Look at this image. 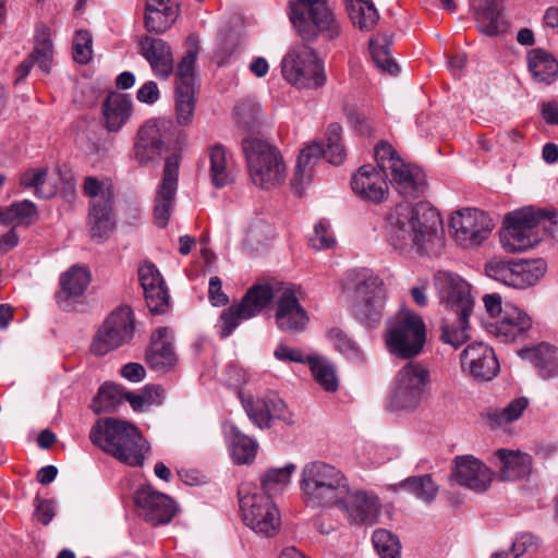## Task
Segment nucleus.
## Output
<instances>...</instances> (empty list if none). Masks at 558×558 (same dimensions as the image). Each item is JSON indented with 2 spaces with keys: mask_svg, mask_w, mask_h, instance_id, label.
Listing matches in <instances>:
<instances>
[{
  "mask_svg": "<svg viewBox=\"0 0 558 558\" xmlns=\"http://www.w3.org/2000/svg\"><path fill=\"white\" fill-rule=\"evenodd\" d=\"M240 397L248 418L259 428L267 427V415L265 414L266 409L260 404L266 403L265 396L254 399L252 397L246 398L241 393Z\"/></svg>",
  "mask_w": 558,
  "mask_h": 558,
  "instance_id": "nucleus-58",
  "label": "nucleus"
},
{
  "mask_svg": "<svg viewBox=\"0 0 558 558\" xmlns=\"http://www.w3.org/2000/svg\"><path fill=\"white\" fill-rule=\"evenodd\" d=\"M92 35L87 31H77L73 40V58L78 63H87L92 58Z\"/></svg>",
  "mask_w": 558,
  "mask_h": 558,
  "instance_id": "nucleus-59",
  "label": "nucleus"
},
{
  "mask_svg": "<svg viewBox=\"0 0 558 558\" xmlns=\"http://www.w3.org/2000/svg\"><path fill=\"white\" fill-rule=\"evenodd\" d=\"M335 506L353 523H372L378 514L379 499L374 493L348 487Z\"/></svg>",
  "mask_w": 558,
  "mask_h": 558,
  "instance_id": "nucleus-24",
  "label": "nucleus"
},
{
  "mask_svg": "<svg viewBox=\"0 0 558 558\" xmlns=\"http://www.w3.org/2000/svg\"><path fill=\"white\" fill-rule=\"evenodd\" d=\"M270 404L272 409L271 421L280 420L286 424L294 423L293 414L288 410L287 404L281 398L275 393H270Z\"/></svg>",
  "mask_w": 558,
  "mask_h": 558,
  "instance_id": "nucleus-63",
  "label": "nucleus"
},
{
  "mask_svg": "<svg viewBox=\"0 0 558 558\" xmlns=\"http://www.w3.org/2000/svg\"><path fill=\"white\" fill-rule=\"evenodd\" d=\"M89 438L93 445L131 468H142L150 450L149 442L135 425L117 418L97 421Z\"/></svg>",
  "mask_w": 558,
  "mask_h": 558,
  "instance_id": "nucleus-2",
  "label": "nucleus"
},
{
  "mask_svg": "<svg viewBox=\"0 0 558 558\" xmlns=\"http://www.w3.org/2000/svg\"><path fill=\"white\" fill-rule=\"evenodd\" d=\"M134 332V319L129 307L112 312L96 332L90 351L98 356L128 343Z\"/></svg>",
  "mask_w": 558,
  "mask_h": 558,
  "instance_id": "nucleus-16",
  "label": "nucleus"
},
{
  "mask_svg": "<svg viewBox=\"0 0 558 558\" xmlns=\"http://www.w3.org/2000/svg\"><path fill=\"white\" fill-rule=\"evenodd\" d=\"M555 211L535 210L532 207L510 213L506 218V227L500 231V243L509 253L524 252L535 246L541 236L537 227L543 220H551Z\"/></svg>",
  "mask_w": 558,
  "mask_h": 558,
  "instance_id": "nucleus-11",
  "label": "nucleus"
},
{
  "mask_svg": "<svg viewBox=\"0 0 558 558\" xmlns=\"http://www.w3.org/2000/svg\"><path fill=\"white\" fill-rule=\"evenodd\" d=\"M527 65L536 83L549 85L558 76L557 60L543 49H533L527 53Z\"/></svg>",
  "mask_w": 558,
  "mask_h": 558,
  "instance_id": "nucleus-38",
  "label": "nucleus"
},
{
  "mask_svg": "<svg viewBox=\"0 0 558 558\" xmlns=\"http://www.w3.org/2000/svg\"><path fill=\"white\" fill-rule=\"evenodd\" d=\"M126 390L116 384H104L93 400L92 408L95 413L111 412L124 402Z\"/></svg>",
  "mask_w": 558,
  "mask_h": 558,
  "instance_id": "nucleus-49",
  "label": "nucleus"
},
{
  "mask_svg": "<svg viewBox=\"0 0 558 558\" xmlns=\"http://www.w3.org/2000/svg\"><path fill=\"white\" fill-rule=\"evenodd\" d=\"M209 173L213 184L225 187L233 182L232 159L225 146L214 144L208 147Z\"/></svg>",
  "mask_w": 558,
  "mask_h": 558,
  "instance_id": "nucleus-36",
  "label": "nucleus"
},
{
  "mask_svg": "<svg viewBox=\"0 0 558 558\" xmlns=\"http://www.w3.org/2000/svg\"><path fill=\"white\" fill-rule=\"evenodd\" d=\"M296 466L288 463L281 468H270L260 477V485L265 496H271L284 489L289 483L291 475L295 472Z\"/></svg>",
  "mask_w": 558,
  "mask_h": 558,
  "instance_id": "nucleus-48",
  "label": "nucleus"
},
{
  "mask_svg": "<svg viewBox=\"0 0 558 558\" xmlns=\"http://www.w3.org/2000/svg\"><path fill=\"white\" fill-rule=\"evenodd\" d=\"M533 320L517 305L505 304L502 315L487 325V331L504 343L523 341L529 337Z\"/></svg>",
  "mask_w": 558,
  "mask_h": 558,
  "instance_id": "nucleus-18",
  "label": "nucleus"
},
{
  "mask_svg": "<svg viewBox=\"0 0 558 558\" xmlns=\"http://www.w3.org/2000/svg\"><path fill=\"white\" fill-rule=\"evenodd\" d=\"M520 356L532 363L543 379L558 376V348L555 345L541 343L533 348L522 349Z\"/></svg>",
  "mask_w": 558,
  "mask_h": 558,
  "instance_id": "nucleus-32",
  "label": "nucleus"
},
{
  "mask_svg": "<svg viewBox=\"0 0 558 558\" xmlns=\"http://www.w3.org/2000/svg\"><path fill=\"white\" fill-rule=\"evenodd\" d=\"M495 454L499 459V471L502 480L515 481L530 474L532 458L527 453L499 449Z\"/></svg>",
  "mask_w": 558,
  "mask_h": 558,
  "instance_id": "nucleus-37",
  "label": "nucleus"
},
{
  "mask_svg": "<svg viewBox=\"0 0 558 558\" xmlns=\"http://www.w3.org/2000/svg\"><path fill=\"white\" fill-rule=\"evenodd\" d=\"M391 39L387 35H377L369 41V50L375 65L390 75L399 72V65L391 58L389 47Z\"/></svg>",
  "mask_w": 558,
  "mask_h": 558,
  "instance_id": "nucleus-47",
  "label": "nucleus"
},
{
  "mask_svg": "<svg viewBox=\"0 0 558 558\" xmlns=\"http://www.w3.org/2000/svg\"><path fill=\"white\" fill-rule=\"evenodd\" d=\"M90 281V275L84 267L74 265L60 278L61 290L57 293L59 303L83 294Z\"/></svg>",
  "mask_w": 558,
  "mask_h": 558,
  "instance_id": "nucleus-40",
  "label": "nucleus"
},
{
  "mask_svg": "<svg viewBox=\"0 0 558 558\" xmlns=\"http://www.w3.org/2000/svg\"><path fill=\"white\" fill-rule=\"evenodd\" d=\"M132 114L131 98L118 92H111L102 104V119L109 132L119 131Z\"/></svg>",
  "mask_w": 558,
  "mask_h": 558,
  "instance_id": "nucleus-33",
  "label": "nucleus"
},
{
  "mask_svg": "<svg viewBox=\"0 0 558 558\" xmlns=\"http://www.w3.org/2000/svg\"><path fill=\"white\" fill-rule=\"evenodd\" d=\"M322 157H325V149L319 142H314L301 150L291 180L292 189L299 196L302 195L305 186L310 184L313 177V168Z\"/></svg>",
  "mask_w": 558,
  "mask_h": 558,
  "instance_id": "nucleus-31",
  "label": "nucleus"
},
{
  "mask_svg": "<svg viewBox=\"0 0 558 558\" xmlns=\"http://www.w3.org/2000/svg\"><path fill=\"white\" fill-rule=\"evenodd\" d=\"M172 340L173 331L169 327H160L151 335L146 362L154 371H166L175 364L177 354Z\"/></svg>",
  "mask_w": 558,
  "mask_h": 558,
  "instance_id": "nucleus-30",
  "label": "nucleus"
},
{
  "mask_svg": "<svg viewBox=\"0 0 558 558\" xmlns=\"http://www.w3.org/2000/svg\"><path fill=\"white\" fill-rule=\"evenodd\" d=\"M178 16L175 0H147L145 10V27L150 33H163Z\"/></svg>",
  "mask_w": 558,
  "mask_h": 558,
  "instance_id": "nucleus-34",
  "label": "nucleus"
},
{
  "mask_svg": "<svg viewBox=\"0 0 558 558\" xmlns=\"http://www.w3.org/2000/svg\"><path fill=\"white\" fill-rule=\"evenodd\" d=\"M290 20L303 41L313 43L322 37L332 41L342 33L338 21L326 0L290 1Z\"/></svg>",
  "mask_w": 558,
  "mask_h": 558,
  "instance_id": "nucleus-3",
  "label": "nucleus"
},
{
  "mask_svg": "<svg viewBox=\"0 0 558 558\" xmlns=\"http://www.w3.org/2000/svg\"><path fill=\"white\" fill-rule=\"evenodd\" d=\"M236 51V43L233 37H225L220 39L215 53L214 60L220 66L228 64L234 57Z\"/></svg>",
  "mask_w": 558,
  "mask_h": 558,
  "instance_id": "nucleus-61",
  "label": "nucleus"
},
{
  "mask_svg": "<svg viewBox=\"0 0 558 558\" xmlns=\"http://www.w3.org/2000/svg\"><path fill=\"white\" fill-rule=\"evenodd\" d=\"M430 369L421 361H409L397 372L387 405L393 411H414L427 397Z\"/></svg>",
  "mask_w": 558,
  "mask_h": 558,
  "instance_id": "nucleus-6",
  "label": "nucleus"
},
{
  "mask_svg": "<svg viewBox=\"0 0 558 558\" xmlns=\"http://www.w3.org/2000/svg\"><path fill=\"white\" fill-rule=\"evenodd\" d=\"M329 339L333 348L349 359L359 360L362 356L359 345L340 329H331Z\"/></svg>",
  "mask_w": 558,
  "mask_h": 558,
  "instance_id": "nucleus-57",
  "label": "nucleus"
},
{
  "mask_svg": "<svg viewBox=\"0 0 558 558\" xmlns=\"http://www.w3.org/2000/svg\"><path fill=\"white\" fill-rule=\"evenodd\" d=\"M461 367L477 381H490L499 372L494 350L482 342L471 343L461 352Z\"/></svg>",
  "mask_w": 558,
  "mask_h": 558,
  "instance_id": "nucleus-23",
  "label": "nucleus"
},
{
  "mask_svg": "<svg viewBox=\"0 0 558 558\" xmlns=\"http://www.w3.org/2000/svg\"><path fill=\"white\" fill-rule=\"evenodd\" d=\"M450 227L456 240L461 245L475 246L488 238L494 228V222L482 210L464 208L451 216Z\"/></svg>",
  "mask_w": 558,
  "mask_h": 558,
  "instance_id": "nucleus-17",
  "label": "nucleus"
},
{
  "mask_svg": "<svg viewBox=\"0 0 558 558\" xmlns=\"http://www.w3.org/2000/svg\"><path fill=\"white\" fill-rule=\"evenodd\" d=\"M179 175V159L175 155L166 158L163 175L158 185L155 205L154 218L158 227L165 228L170 219L171 211L175 203Z\"/></svg>",
  "mask_w": 558,
  "mask_h": 558,
  "instance_id": "nucleus-21",
  "label": "nucleus"
},
{
  "mask_svg": "<svg viewBox=\"0 0 558 558\" xmlns=\"http://www.w3.org/2000/svg\"><path fill=\"white\" fill-rule=\"evenodd\" d=\"M458 316V326H444L441 328V340L445 343L451 344L454 348L463 344L470 338V325H469V316L470 315H457Z\"/></svg>",
  "mask_w": 558,
  "mask_h": 558,
  "instance_id": "nucleus-54",
  "label": "nucleus"
},
{
  "mask_svg": "<svg viewBox=\"0 0 558 558\" xmlns=\"http://www.w3.org/2000/svg\"><path fill=\"white\" fill-rule=\"evenodd\" d=\"M242 149L254 185L269 190L284 182L286 165L276 147L262 138L247 137L242 141Z\"/></svg>",
  "mask_w": 558,
  "mask_h": 558,
  "instance_id": "nucleus-7",
  "label": "nucleus"
},
{
  "mask_svg": "<svg viewBox=\"0 0 558 558\" xmlns=\"http://www.w3.org/2000/svg\"><path fill=\"white\" fill-rule=\"evenodd\" d=\"M300 487L307 506L327 507L335 505L347 490L348 480L336 466L313 461L302 469Z\"/></svg>",
  "mask_w": 558,
  "mask_h": 558,
  "instance_id": "nucleus-5",
  "label": "nucleus"
},
{
  "mask_svg": "<svg viewBox=\"0 0 558 558\" xmlns=\"http://www.w3.org/2000/svg\"><path fill=\"white\" fill-rule=\"evenodd\" d=\"M83 191L90 198L89 204L113 201L110 186L95 177H86L84 179Z\"/></svg>",
  "mask_w": 558,
  "mask_h": 558,
  "instance_id": "nucleus-55",
  "label": "nucleus"
},
{
  "mask_svg": "<svg viewBox=\"0 0 558 558\" xmlns=\"http://www.w3.org/2000/svg\"><path fill=\"white\" fill-rule=\"evenodd\" d=\"M283 78L299 89H317L326 84L323 61L308 45L295 44L281 61Z\"/></svg>",
  "mask_w": 558,
  "mask_h": 558,
  "instance_id": "nucleus-9",
  "label": "nucleus"
},
{
  "mask_svg": "<svg viewBox=\"0 0 558 558\" xmlns=\"http://www.w3.org/2000/svg\"><path fill=\"white\" fill-rule=\"evenodd\" d=\"M140 54L149 63L154 75L167 81L173 72L174 60L170 46L162 39L145 36L140 40Z\"/></svg>",
  "mask_w": 558,
  "mask_h": 558,
  "instance_id": "nucleus-28",
  "label": "nucleus"
},
{
  "mask_svg": "<svg viewBox=\"0 0 558 558\" xmlns=\"http://www.w3.org/2000/svg\"><path fill=\"white\" fill-rule=\"evenodd\" d=\"M48 170L46 168H33L23 172L20 177V184L25 189H34L39 198H48L54 194L53 189H45Z\"/></svg>",
  "mask_w": 558,
  "mask_h": 558,
  "instance_id": "nucleus-52",
  "label": "nucleus"
},
{
  "mask_svg": "<svg viewBox=\"0 0 558 558\" xmlns=\"http://www.w3.org/2000/svg\"><path fill=\"white\" fill-rule=\"evenodd\" d=\"M388 173L372 165H364L353 174L351 186L353 192L364 201L384 202L389 193Z\"/></svg>",
  "mask_w": 558,
  "mask_h": 558,
  "instance_id": "nucleus-25",
  "label": "nucleus"
},
{
  "mask_svg": "<svg viewBox=\"0 0 558 558\" xmlns=\"http://www.w3.org/2000/svg\"><path fill=\"white\" fill-rule=\"evenodd\" d=\"M385 233L389 244L399 251L415 248L436 253L442 246V221L428 203L408 202L396 205L387 215Z\"/></svg>",
  "mask_w": 558,
  "mask_h": 558,
  "instance_id": "nucleus-1",
  "label": "nucleus"
},
{
  "mask_svg": "<svg viewBox=\"0 0 558 558\" xmlns=\"http://www.w3.org/2000/svg\"><path fill=\"white\" fill-rule=\"evenodd\" d=\"M451 477L459 484L476 493L485 492L493 480V472L473 456H459L454 459Z\"/></svg>",
  "mask_w": 558,
  "mask_h": 558,
  "instance_id": "nucleus-27",
  "label": "nucleus"
},
{
  "mask_svg": "<svg viewBox=\"0 0 558 558\" xmlns=\"http://www.w3.org/2000/svg\"><path fill=\"white\" fill-rule=\"evenodd\" d=\"M333 233L329 230V226L319 221L314 227V234L310 238V243L315 250H327L335 244Z\"/></svg>",
  "mask_w": 558,
  "mask_h": 558,
  "instance_id": "nucleus-60",
  "label": "nucleus"
},
{
  "mask_svg": "<svg viewBox=\"0 0 558 558\" xmlns=\"http://www.w3.org/2000/svg\"><path fill=\"white\" fill-rule=\"evenodd\" d=\"M37 217L34 203L23 201L12 204L5 210L0 211V222L3 225H31Z\"/></svg>",
  "mask_w": 558,
  "mask_h": 558,
  "instance_id": "nucleus-50",
  "label": "nucleus"
},
{
  "mask_svg": "<svg viewBox=\"0 0 558 558\" xmlns=\"http://www.w3.org/2000/svg\"><path fill=\"white\" fill-rule=\"evenodd\" d=\"M134 504L140 514L153 525L167 524L175 514V505L166 494L142 486L134 494Z\"/></svg>",
  "mask_w": 558,
  "mask_h": 558,
  "instance_id": "nucleus-22",
  "label": "nucleus"
},
{
  "mask_svg": "<svg viewBox=\"0 0 558 558\" xmlns=\"http://www.w3.org/2000/svg\"><path fill=\"white\" fill-rule=\"evenodd\" d=\"M504 0H480L476 8L478 29L488 36L506 31V23L500 16L499 3Z\"/></svg>",
  "mask_w": 558,
  "mask_h": 558,
  "instance_id": "nucleus-41",
  "label": "nucleus"
},
{
  "mask_svg": "<svg viewBox=\"0 0 558 558\" xmlns=\"http://www.w3.org/2000/svg\"><path fill=\"white\" fill-rule=\"evenodd\" d=\"M341 133L342 128L337 122L330 123L326 131L327 147L325 149V158L332 165H340L345 158Z\"/></svg>",
  "mask_w": 558,
  "mask_h": 558,
  "instance_id": "nucleus-51",
  "label": "nucleus"
},
{
  "mask_svg": "<svg viewBox=\"0 0 558 558\" xmlns=\"http://www.w3.org/2000/svg\"><path fill=\"white\" fill-rule=\"evenodd\" d=\"M349 17L361 31H371L378 22L379 14L372 0H345Z\"/></svg>",
  "mask_w": 558,
  "mask_h": 558,
  "instance_id": "nucleus-43",
  "label": "nucleus"
},
{
  "mask_svg": "<svg viewBox=\"0 0 558 558\" xmlns=\"http://www.w3.org/2000/svg\"><path fill=\"white\" fill-rule=\"evenodd\" d=\"M426 336L423 318L411 310L401 308L386 320L383 337L391 355L412 360L422 353Z\"/></svg>",
  "mask_w": 558,
  "mask_h": 558,
  "instance_id": "nucleus-4",
  "label": "nucleus"
},
{
  "mask_svg": "<svg viewBox=\"0 0 558 558\" xmlns=\"http://www.w3.org/2000/svg\"><path fill=\"white\" fill-rule=\"evenodd\" d=\"M138 279L149 312L166 313L169 308V293L157 267L153 263L145 262L138 268Z\"/></svg>",
  "mask_w": 558,
  "mask_h": 558,
  "instance_id": "nucleus-26",
  "label": "nucleus"
},
{
  "mask_svg": "<svg viewBox=\"0 0 558 558\" xmlns=\"http://www.w3.org/2000/svg\"><path fill=\"white\" fill-rule=\"evenodd\" d=\"M88 226L95 241L108 239L116 228L113 201L89 204Z\"/></svg>",
  "mask_w": 558,
  "mask_h": 558,
  "instance_id": "nucleus-35",
  "label": "nucleus"
},
{
  "mask_svg": "<svg viewBox=\"0 0 558 558\" xmlns=\"http://www.w3.org/2000/svg\"><path fill=\"white\" fill-rule=\"evenodd\" d=\"M260 111V106L252 99H245L235 107L238 122L246 129H252L258 123Z\"/></svg>",
  "mask_w": 558,
  "mask_h": 558,
  "instance_id": "nucleus-56",
  "label": "nucleus"
},
{
  "mask_svg": "<svg viewBox=\"0 0 558 558\" xmlns=\"http://www.w3.org/2000/svg\"><path fill=\"white\" fill-rule=\"evenodd\" d=\"M529 405L525 397H519L504 408H487L483 417L492 428H502L519 420Z\"/></svg>",
  "mask_w": 558,
  "mask_h": 558,
  "instance_id": "nucleus-39",
  "label": "nucleus"
},
{
  "mask_svg": "<svg viewBox=\"0 0 558 558\" xmlns=\"http://www.w3.org/2000/svg\"><path fill=\"white\" fill-rule=\"evenodd\" d=\"M274 355L278 361L286 363L307 364L308 360V355H305L301 350L290 348L282 343L275 349Z\"/></svg>",
  "mask_w": 558,
  "mask_h": 558,
  "instance_id": "nucleus-62",
  "label": "nucleus"
},
{
  "mask_svg": "<svg viewBox=\"0 0 558 558\" xmlns=\"http://www.w3.org/2000/svg\"><path fill=\"white\" fill-rule=\"evenodd\" d=\"M307 364L315 381L327 392H335L339 387V379L335 365L320 355H308Z\"/></svg>",
  "mask_w": 558,
  "mask_h": 558,
  "instance_id": "nucleus-44",
  "label": "nucleus"
},
{
  "mask_svg": "<svg viewBox=\"0 0 558 558\" xmlns=\"http://www.w3.org/2000/svg\"><path fill=\"white\" fill-rule=\"evenodd\" d=\"M486 275L508 287L524 289L536 284L546 271L542 259L520 263L492 259L485 266Z\"/></svg>",
  "mask_w": 558,
  "mask_h": 558,
  "instance_id": "nucleus-15",
  "label": "nucleus"
},
{
  "mask_svg": "<svg viewBox=\"0 0 558 558\" xmlns=\"http://www.w3.org/2000/svg\"><path fill=\"white\" fill-rule=\"evenodd\" d=\"M397 487L407 490L425 504L433 502L439 489L429 474L410 476L398 483Z\"/></svg>",
  "mask_w": 558,
  "mask_h": 558,
  "instance_id": "nucleus-46",
  "label": "nucleus"
},
{
  "mask_svg": "<svg viewBox=\"0 0 558 558\" xmlns=\"http://www.w3.org/2000/svg\"><path fill=\"white\" fill-rule=\"evenodd\" d=\"M275 319L277 327L284 332H301L305 329L308 316L301 306L293 287L277 289Z\"/></svg>",
  "mask_w": 558,
  "mask_h": 558,
  "instance_id": "nucleus-20",
  "label": "nucleus"
},
{
  "mask_svg": "<svg viewBox=\"0 0 558 558\" xmlns=\"http://www.w3.org/2000/svg\"><path fill=\"white\" fill-rule=\"evenodd\" d=\"M208 298L214 306H222L229 302L228 295L222 291L221 280L216 276L209 279Z\"/></svg>",
  "mask_w": 558,
  "mask_h": 558,
  "instance_id": "nucleus-64",
  "label": "nucleus"
},
{
  "mask_svg": "<svg viewBox=\"0 0 558 558\" xmlns=\"http://www.w3.org/2000/svg\"><path fill=\"white\" fill-rule=\"evenodd\" d=\"M343 290L354 293L355 314L368 326H375L383 317L386 291L384 281L369 269L351 270Z\"/></svg>",
  "mask_w": 558,
  "mask_h": 558,
  "instance_id": "nucleus-8",
  "label": "nucleus"
},
{
  "mask_svg": "<svg viewBox=\"0 0 558 558\" xmlns=\"http://www.w3.org/2000/svg\"><path fill=\"white\" fill-rule=\"evenodd\" d=\"M229 439L234 463L246 464L255 459L258 447L256 440L241 433L235 426L230 427Z\"/></svg>",
  "mask_w": 558,
  "mask_h": 558,
  "instance_id": "nucleus-45",
  "label": "nucleus"
},
{
  "mask_svg": "<svg viewBox=\"0 0 558 558\" xmlns=\"http://www.w3.org/2000/svg\"><path fill=\"white\" fill-rule=\"evenodd\" d=\"M276 295L277 290L274 291L269 284L251 287L240 303L232 304L222 311L218 323L219 336L229 337L243 320L257 316L266 308Z\"/></svg>",
  "mask_w": 558,
  "mask_h": 558,
  "instance_id": "nucleus-13",
  "label": "nucleus"
},
{
  "mask_svg": "<svg viewBox=\"0 0 558 558\" xmlns=\"http://www.w3.org/2000/svg\"><path fill=\"white\" fill-rule=\"evenodd\" d=\"M240 510L244 523L255 533L271 537L279 531L281 520L277 506L269 496L252 492L250 485L239 488Z\"/></svg>",
  "mask_w": 558,
  "mask_h": 558,
  "instance_id": "nucleus-12",
  "label": "nucleus"
},
{
  "mask_svg": "<svg viewBox=\"0 0 558 558\" xmlns=\"http://www.w3.org/2000/svg\"><path fill=\"white\" fill-rule=\"evenodd\" d=\"M435 286L437 288L441 303L453 311L457 315H470L474 301L471 295L470 284L460 276L439 271L435 276Z\"/></svg>",
  "mask_w": 558,
  "mask_h": 558,
  "instance_id": "nucleus-19",
  "label": "nucleus"
},
{
  "mask_svg": "<svg viewBox=\"0 0 558 558\" xmlns=\"http://www.w3.org/2000/svg\"><path fill=\"white\" fill-rule=\"evenodd\" d=\"M374 547L381 558H399L401 545L391 532L379 529L373 533Z\"/></svg>",
  "mask_w": 558,
  "mask_h": 558,
  "instance_id": "nucleus-53",
  "label": "nucleus"
},
{
  "mask_svg": "<svg viewBox=\"0 0 558 558\" xmlns=\"http://www.w3.org/2000/svg\"><path fill=\"white\" fill-rule=\"evenodd\" d=\"M375 160L384 172L390 177V183L404 197H418L426 190V175L423 170L405 162L387 142L375 147Z\"/></svg>",
  "mask_w": 558,
  "mask_h": 558,
  "instance_id": "nucleus-10",
  "label": "nucleus"
},
{
  "mask_svg": "<svg viewBox=\"0 0 558 558\" xmlns=\"http://www.w3.org/2000/svg\"><path fill=\"white\" fill-rule=\"evenodd\" d=\"M167 150L162 134L153 122H146L137 132L134 158L142 166L157 163Z\"/></svg>",
  "mask_w": 558,
  "mask_h": 558,
  "instance_id": "nucleus-29",
  "label": "nucleus"
},
{
  "mask_svg": "<svg viewBox=\"0 0 558 558\" xmlns=\"http://www.w3.org/2000/svg\"><path fill=\"white\" fill-rule=\"evenodd\" d=\"M197 48H190L179 62L175 72L174 109L177 122L186 126L192 123L196 106L195 62Z\"/></svg>",
  "mask_w": 558,
  "mask_h": 558,
  "instance_id": "nucleus-14",
  "label": "nucleus"
},
{
  "mask_svg": "<svg viewBox=\"0 0 558 558\" xmlns=\"http://www.w3.org/2000/svg\"><path fill=\"white\" fill-rule=\"evenodd\" d=\"M41 39H37L33 52L17 68V81L26 77L34 64H37L44 73L51 70L53 48L51 40L43 35Z\"/></svg>",
  "mask_w": 558,
  "mask_h": 558,
  "instance_id": "nucleus-42",
  "label": "nucleus"
}]
</instances>
